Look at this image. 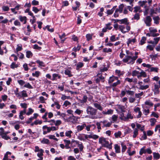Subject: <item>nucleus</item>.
<instances>
[{
  "label": "nucleus",
  "instance_id": "f257e3e1",
  "mask_svg": "<svg viewBox=\"0 0 160 160\" xmlns=\"http://www.w3.org/2000/svg\"><path fill=\"white\" fill-rule=\"evenodd\" d=\"M99 142L102 145V146L104 147L107 148L109 149L112 148V143L109 144V142L107 140V139L103 137L99 138Z\"/></svg>",
  "mask_w": 160,
  "mask_h": 160
},
{
  "label": "nucleus",
  "instance_id": "f03ea898",
  "mask_svg": "<svg viewBox=\"0 0 160 160\" xmlns=\"http://www.w3.org/2000/svg\"><path fill=\"white\" fill-rule=\"evenodd\" d=\"M126 56L125 58L122 59V61L124 63L128 64H133L135 60L138 58V56Z\"/></svg>",
  "mask_w": 160,
  "mask_h": 160
},
{
  "label": "nucleus",
  "instance_id": "7ed1b4c3",
  "mask_svg": "<svg viewBox=\"0 0 160 160\" xmlns=\"http://www.w3.org/2000/svg\"><path fill=\"white\" fill-rule=\"evenodd\" d=\"M86 111L87 114L90 115L91 118H93L97 113V110L91 106H88L87 107Z\"/></svg>",
  "mask_w": 160,
  "mask_h": 160
},
{
  "label": "nucleus",
  "instance_id": "20e7f679",
  "mask_svg": "<svg viewBox=\"0 0 160 160\" xmlns=\"http://www.w3.org/2000/svg\"><path fill=\"white\" fill-rule=\"evenodd\" d=\"M124 6V5L123 4H121L119 6L118 8L116 9L113 15L114 17H118L119 15V13H121L122 12Z\"/></svg>",
  "mask_w": 160,
  "mask_h": 160
},
{
  "label": "nucleus",
  "instance_id": "39448f33",
  "mask_svg": "<svg viewBox=\"0 0 160 160\" xmlns=\"http://www.w3.org/2000/svg\"><path fill=\"white\" fill-rule=\"evenodd\" d=\"M80 117L75 116L72 115L70 117L67 119V121L75 124L78 121V119H80Z\"/></svg>",
  "mask_w": 160,
  "mask_h": 160
},
{
  "label": "nucleus",
  "instance_id": "423d86ee",
  "mask_svg": "<svg viewBox=\"0 0 160 160\" xmlns=\"http://www.w3.org/2000/svg\"><path fill=\"white\" fill-rule=\"evenodd\" d=\"M119 29L122 33H125L130 30V27L128 25H127L125 28L123 25H121L119 26Z\"/></svg>",
  "mask_w": 160,
  "mask_h": 160
},
{
  "label": "nucleus",
  "instance_id": "0eeeda50",
  "mask_svg": "<svg viewBox=\"0 0 160 160\" xmlns=\"http://www.w3.org/2000/svg\"><path fill=\"white\" fill-rule=\"evenodd\" d=\"M152 21V18L150 16H147L144 19V22L146 26L148 27L150 26L151 25V22Z\"/></svg>",
  "mask_w": 160,
  "mask_h": 160
},
{
  "label": "nucleus",
  "instance_id": "6e6552de",
  "mask_svg": "<svg viewBox=\"0 0 160 160\" xmlns=\"http://www.w3.org/2000/svg\"><path fill=\"white\" fill-rule=\"evenodd\" d=\"M154 86L152 88V90L154 92V94H158L159 92V89L160 86L156 83H154Z\"/></svg>",
  "mask_w": 160,
  "mask_h": 160
},
{
  "label": "nucleus",
  "instance_id": "1a4fd4ad",
  "mask_svg": "<svg viewBox=\"0 0 160 160\" xmlns=\"http://www.w3.org/2000/svg\"><path fill=\"white\" fill-rule=\"evenodd\" d=\"M101 123L102 124V128L109 127L111 125L112 122H108L106 120H104L102 121H101Z\"/></svg>",
  "mask_w": 160,
  "mask_h": 160
},
{
  "label": "nucleus",
  "instance_id": "9d476101",
  "mask_svg": "<svg viewBox=\"0 0 160 160\" xmlns=\"http://www.w3.org/2000/svg\"><path fill=\"white\" fill-rule=\"evenodd\" d=\"M143 82L141 81H139L138 82V84L139 86V89L140 90H145L149 87V85H142Z\"/></svg>",
  "mask_w": 160,
  "mask_h": 160
},
{
  "label": "nucleus",
  "instance_id": "9b49d317",
  "mask_svg": "<svg viewBox=\"0 0 160 160\" xmlns=\"http://www.w3.org/2000/svg\"><path fill=\"white\" fill-rule=\"evenodd\" d=\"M48 122H52V123H50V125H53L54 124L56 126H58L62 123V122L60 120H58L55 121L54 119L50 120L48 121Z\"/></svg>",
  "mask_w": 160,
  "mask_h": 160
},
{
  "label": "nucleus",
  "instance_id": "f8f14e48",
  "mask_svg": "<svg viewBox=\"0 0 160 160\" xmlns=\"http://www.w3.org/2000/svg\"><path fill=\"white\" fill-rule=\"evenodd\" d=\"M61 76L57 73H53L52 74V78L51 80L52 81H57L58 79H60Z\"/></svg>",
  "mask_w": 160,
  "mask_h": 160
},
{
  "label": "nucleus",
  "instance_id": "ddd939ff",
  "mask_svg": "<svg viewBox=\"0 0 160 160\" xmlns=\"http://www.w3.org/2000/svg\"><path fill=\"white\" fill-rule=\"evenodd\" d=\"M74 142H75L76 144H78V147L79 148L80 151H82L84 148V146L82 142H80L79 141H74Z\"/></svg>",
  "mask_w": 160,
  "mask_h": 160
},
{
  "label": "nucleus",
  "instance_id": "4468645a",
  "mask_svg": "<svg viewBox=\"0 0 160 160\" xmlns=\"http://www.w3.org/2000/svg\"><path fill=\"white\" fill-rule=\"evenodd\" d=\"M143 108V113L145 115H147L149 113V108L146 105H143L142 107Z\"/></svg>",
  "mask_w": 160,
  "mask_h": 160
},
{
  "label": "nucleus",
  "instance_id": "2eb2a0df",
  "mask_svg": "<svg viewBox=\"0 0 160 160\" xmlns=\"http://www.w3.org/2000/svg\"><path fill=\"white\" fill-rule=\"evenodd\" d=\"M118 78L117 77L112 76L109 78L108 80V83L110 85L114 81L118 80Z\"/></svg>",
  "mask_w": 160,
  "mask_h": 160
},
{
  "label": "nucleus",
  "instance_id": "dca6fc26",
  "mask_svg": "<svg viewBox=\"0 0 160 160\" xmlns=\"http://www.w3.org/2000/svg\"><path fill=\"white\" fill-rule=\"evenodd\" d=\"M118 22L120 24H124L127 25H128L129 24V22H128V19L127 18H125L121 20H118Z\"/></svg>",
  "mask_w": 160,
  "mask_h": 160
},
{
  "label": "nucleus",
  "instance_id": "f3484780",
  "mask_svg": "<svg viewBox=\"0 0 160 160\" xmlns=\"http://www.w3.org/2000/svg\"><path fill=\"white\" fill-rule=\"evenodd\" d=\"M63 141L65 144V148L66 149H68L70 148L69 145L71 144L70 140L64 139Z\"/></svg>",
  "mask_w": 160,
  "mask_h": 160
},
{
  "label": "nucleus",
  "instance_id": "a211bd4d",
  "mask_svg": "<svg viewBox=\"0 0 160 160\" xmlns=\"http://www.w3.org/2000/svg\"><path fill=\"white\" fill-rule=\"evenodd\" d=\"M86 127V125L84 123L82 125H79L77 127V130L78 132L81 131Z\"/></svg>",
  "mask_w": 160,
  "mask_h": 160
},
{
  "label": "nucleus",
  "instance_id": "6ab92c4d",
  "mask_svg": "<svg viewBox=\"0 0 160 160\" xmlns=\"http://www.w3.org/2000/svg\"><path fill=\"white\" fill-rule=\"evenodd\" d=\"M113 110L110 109L108 110L107 111H102V113L104 115H111L113 114Z\"/></svg>",
  "mask_w": 160,
  "mask_h": 160
},
{
  "label": "nucleus",
  "instance_id": "aec40b11",
  "mask_svg": "<svg viewBox=\"0 0 160 160\" xmlns=\"http://www.w3.org/2000/svg\"><path fill=\"white\" fill-rule=\"evenodd\" d=\"M116 7V6H114L111 9L108 10L107 13V14L108 15L112 14L115 9Z\"/></svg>",
  "mask_w": 160,
  "mask_h": 160
},
{
  "label": "nucleus",
  "instance_id": "412c9836",
  "mask_svg": "<svg viewBox=\"0 0 160 160\" xmlns=\"http://www.w3.org/2000/svg\"><path fill=\"white\" fill-rule=\"evenodd\" d=\"M93 105L95 108L99 110L102 111V108L100 104L95 103H93Z\"/></svg>",
  "mask_w": 160,
  "mask_h": 160
},
{
  "label": "nucleus",
  "instance_id": "4be33fe9",
  "mask_svg": "<svg viewBox=\"0 0 160 160\" xmlns=\"http://www.w3.org/2000/svg\"><path fill=\"white\" fill-rule=\"evenodd\" d=\"M44 152V151L42 149H41V150L37 154V156L41 158V159H43V158L42 156L43 155V153Z\"/></svg>",
  "mask_w": 160,
  "mask_h": 160
},
{
  "label": "nucleus",
  "instance_id": "5701e85b",
  "mask_svg": "<svg viewBox=\"0 0 160 160\" xmlns=\"http://www.w3.org/2000/svg\"><path fill=\"white\" fill-rule=\"evenodd\" d=\"M114 148L116 153H119L120 152L121 150L120 147L118 144L115 145Z\"/></svg>",
  "mask_w": 160,
  "mask_h": 160
},
{
  "label": "nucleus",
  "instance_id": "b1692460",
  "mask_svg": "<svg viewBox=\"0 0 160 160\" xmlns=\"http://www.w3.org/2000/svg\"><path fill=\"white\" fill-rule=\"evenodd\" d=\"M76 65L77 66L76 69L78 70L83 66V63L82 62H80L77 63Z\"/></svg>",
  "mask_w": 160,
  "mask_h": 160
},
{
  "label": "nucleus",
  "instance_id": "393cba45",
  "mask_svg": "<svg viewBox=\"0 0 160 160\" xmlns=\"http://www.w3.org/2000/svg\"><path fill=\"white\" fill-rule=\"evenodd\" d=\"M21 94V96L19 98H20L22 97H27V94L26 93V91L25 90H23L22 91L20 92Z\"/></svg>",
  "mask_w": 160,
  "mask_h": 160
},
{
  "label": "nucleus",
  "instance_id": "a878e982",
  "mask_svg": "<svg viewBox=\"0 0 160 160\" xmlns=\"http://www.w3.org/2000/svg\"><path fill=\"white\" fill-rule=\"evenodd\" d=\"M26 56L28 58H29L32 57V53L30 51H27L26 52Z\"/></svg>",
  "mask_w": 160,
  "mask_h": 160
},
{
  "label": "nucleus",
  "instance_id": "bb28decb",
  "mask_svg": "<svg viewBox=\"0 0 160 160\" xmlns=\"http://www.w3.org/2000/svg\"><path fill=\"white\" fill-rule=\"evenodd\" d=\"M153 157L154 159H158L160 158V155L158 153L154 152L153 153Z\"/></svg>",
  "mask_w": 160,
  "mask_h": 160
},
{
  "label": "nucleus",
  "instance_id": "cd10ccee",
  "mask_svg": "<svg viewBox=\"0 0 160 160\" xmlns=\"http://www.w3.org/2000/svg\"><path fill=\"white\" fill-rule=\"evenodd\" d=\"M135 42L136 39L135 38H133L132 39H128V41L127 42V44L128 45V46L129 44L134 43Z\"/></svg>",
  "mask_w": 160,
  "mask_h": 160
},
{
  "label": "nucleus",
  "instance_id": "c85d7f7f",
  "mask_svg": "<svg viewBox=\"0 0 160 160\" xmlns=\"http://www.w3.org/2000/svg\"><path fill=\"white\" fill-rule=\"evenodd\" d=\"M126 118V121H127L129 119H132L133 118V116L132 115L131 112H128L127 114V116H125Z\"/></svg>",
  "mask_w": 160,
  "mask_h": 160
},
{
  "label": "nucleus",
  "instance_id": "c756f323",
  "mask_svg": "<svg viewBox=\"0 0 160 160\" xmlns=\"http://www.w3.org/2000/svg\"><path fill=\"white\" fill-rule=\"evenodd\" d=\"M146 149H145V147H143L142 148H141L139 151V154L141 155L143 154H145L146 153Z\"/></svg>",
  "mask_w": 160,
  "mask_h": 160
},
{
  "label": "nucleus",
  "instance_id": "7c9ffc66",
  "mask_svg": "<svg viewBox=\"0 0 160 160\" xmlns=\"http://www.w3.org/2000/svg\"><path fill=\"white\" fill-rule=\"evenodd\" d=\"M19 65L16 64L15 62H13L10 65V68L12 69H14L15 68H17L18 67Z\"/></svg>",
  "mask_w": 160,
  "mask_h": 160
},
{
  "label": "nucleus",
  "instance_id": "2f4dec72",
  "mask_svg": "<svg viewBox=\"0 0 160 160\" xmlns=\"http://www.w3.org/2000/svg\"><path fill=\"white\" fill-rule=\"evenodd\" d=\"M65 75H68L69 77H71L72 76L71 73V71L68 69L65 70Z\"/></svg>",
  "mask_w": 160,
  "mask_h": 160
},
{
  "label": "nucleus",
  "instance_id": "473e14b6",
  "mask_svg": "<svg viewBox=\"0 0 160 160\" xmlns=\"http://www.w3.org/2000/svg\"><path fill=\"white\" fill-rule=\"evenodd\" d=\"M149 121L151 122V125L153 126L155 124L156 122V120L154 118H151L149 120Z\"/></svg>",
  "mask_w": 160,
  "mask_h": 160
},
{
  "label": "nucleus",
  "instance_id": "72a5a7b5",
  "mask_svg": "<svg viewBox=\"0 0 160 160\" xmlns=\"http://www.w3.org/2000/svg\"><path fill=\"white\" fill-rule=\"evenodd\" d=\"M88 97L86 95H84L83 97L82 100H80V102L81 103H83L87 102Z\"/></svg>",
  "mask_w": 160,
  "mask_h": 160
},
{
  "label": "nucleus",
  "instance_id": "f704fd0d",
  "mask_svg": "<svg viewBox=\"0 0 160 160\" xmlns=\"http://www.w3.org/2000/svg\"><path fill=\"white\" fill-rule=\"evenodd\" d=\"M121 145L122 147V153H123L126 151L127 149V147L126 145L123 142H122L121 143Z\"/></svg>",
  "mask_w": 160,
  "mask_h": 160
},
{
  "label": "nucleus",
  "instance_id": "c9c22d12",
  "mask_svg": "<svg viewBox=\"0 0 160 160\" xmlns=\"http://www.w3.org/2000/svg\"><path fill=\"white\" fill-rule=\"evenodd\" d=\"M147 2V1H140L138 2V3L140 5V7H142L143 6L145 5Z\"/></svg>",
  "mask_w": 160,
  "mask_h": 160
},
{
  "label": "nucleus",
  "instance_id": "e433bc0d",
  "mask_svg": "<svg viewBox=\"0 0 160 160\" xmlns=\"http://www.w3.org/2000/svg\"><path fill=\"white\" fill-rule=\"evenodd\" d=\"M18 88H17L14 91V94L18 98L21 96V94L20 93H18Z\"/></svg>",
  "mask_w": 160,
  "mask_h": 160
},
{
  "label": "nucleus",
  "instance_id": "4c0bfd02",
  "mask_svg": "<svg viewBox=\"0 0 160 160\" xmlns=\"http://www.w3.org/2000/svg\"><path fill=\"white\" fill-rule=\"evenodd\" d=\"M140 19V15L139 13H136L132 19L138 20Z\"/></svg>",
  "mask_w": 160,
  "mask_h": 160
},
{
  "label": "nucleus",
  "instance_id": "58836bf2",
  "mask_svg": "<svg viewBox=\"0 0 160 160\" xmlns=\"http://www.w3.org/2000/svg\"><path fill=\"white\" fill-rule=\"evenodd\" d=\"M72 133L71 130L67 131L65 132V135L67 137H68L69 138L71 137V134Z\"/></svg>",
  "mask_w": 160,
  "mask_h": 160
},
{
  "label": "nucleus",
  "instance_id": "ea45409f",
  "mask_svg": "<svg viewBox=\"0 0 160 160\" xmlns=\"http://www.w3.org/2000/svg\"><path fill=\"white\" fill-rule=\"evenodd\" d=\"M138 134V130L136 128H135L134 129L133 132V137L134 138H135Z\"/></svg>",
  "mask_w": 160,
  "mask_h": 160
},
{
  "label": "nucleus",
  "instance_id": "a19ab883",
  "mask_svg": "<svg viewBox=\"0 0 160 160\" xmlns=\"http://www.w3.org/2000/svg\"><path fill=\"white\" fill-rule=\"evenodd\" d=\"M145 104L146 106V105H147L150 107L152 106L153 105V103H152V102L150 100H148L146 101L145 102Z\"/></svg>",
  "mask_w": 160,
  "mask_h": 160
},
{
  "label": "nucleus",
  "instance_id": "79ce46f5",
  "mask_svg": "<svg viewBox=\"0 0 160 160\" xmlns=\"http://www.w3.org/2000/svg\"><path fill=\"white\" fill-rule=\"evenodd\" d=\"M120 81L118 80H117V82L113 83L112 84H111L110 85L111 87H115L117 85L120 84Z\"/></svg>",
  "mask_w": 160,
  "mask_h": 160
},
{
  "label": "nucleus",
  "instance_id": "37998d69",
  "mask_svg": "<svg viewBox=\"0 0 160 160\" xmlns=\"http://www.w3.org/2000/svg\"><path fill=\"white\" fill-rule=\"evenodd\" d=\"M146 40V38L145 37H143L142 38L140 44L141 45H142L145 43V42Z\"/></svg>",
  "mask_w": 160,
  "mask_h": 160
},
{
  "label": "nucleus",
  "instance_id": "c03bdc74",
  "mask_svg": "<svg viewBox=\"0 0 160 160\" xmlns=\"http://www.w3.org/2000/svg\"><path fill=\"white\" fill-rule=\"evenodd\" d=\"M140 72H139L136 70L133 71L132 72V75L133 77L137 76L140 74Z\"/></svg>",
  "mask_w": 160,
  "mask_h": 160
},
{
  "label": "nucleus",
  "instance_id": "a18cd8bd",
  "mask_svg": "<svg viewBox=\"0 0 160 160\" xmlns=\"http://www.w3.org/2000/svg\"><path fill=\"white\" fill-rule=\"evenodd\" d=\"M118 118V116L116 115H113L112 117V120L113 121V122L114 123L117 121Z\"/></svg>",
  "mask_w": 160,
  "mask_h": 160
},
{
  "label": "nucleus",
  "instance_id": "49530a36",
  "mask_svg": "<svg viewBox=\"0 0 160 160\" xmlns=\"http://www.w3.org/2000/svg\"><path fill=\"white\" fill-rule=\"evenodd\" d=\"M160 19L158 16L155 17L153 18V20L154 21V23L156 24H159V20Z\"/></svg>",
  "mask_w": 160,
  "mask_h": 160
},
{
  "label": "nucleus",
  "instance_id": "de8ad7c7",
  "mask_svg": "<svg viewBox=\"0 0 160 160\" xmlns=\"http://www.w3.org/2000/svg\"><path fill=\"white\" fill-rule=\"evenodd\" d=\"M103 52H104L108 53L109 52H112V50L110 48H105L103 49Z\"/></svg>",
  "mask_w": 160,
  "mask_h": 160
},
{
  "label": "nucleus",
  "instance_id": "09e8293b",
  "mask_svg": "<svg viewBox=\"0 0 160 160\" xmlns=\"http://www.w3.org/2000/svg\"><path fill=\"white\" fill-rule=\"evenodd\" d=\"M17 46V47L16 48V51L15 52H16V53L17 52H18V51H21L22 50V46L21 45L20 46L19 45H18Z\"/></svg>",
  "mask_w": 160,
  "mask_h": 160
},
{
  "label": "nucleus",
  "instance_id": "8fccbe9b",
  "mask_svg": "<svg viewBox=\"0 0 160 160\" xmlns=\"http://www.w3.org/2000/svg\"><path fill=\"white\" fill-rule=\"evenodd\" d=\"M136 127L137 128L140 129L142 131H143L144 129V127L142 126L141 124L137 123L136 124Z\"/></svg>",
  "mask_w": 160,
  "mask_h": 160
},
{
  "label": "nucleus",
  "instance_id": "3c124183",
  "mask_svg": "<svg viewBox=\"0 0 160 160\" xmlns=\"http://www.w3.org/2000/svg\"><path fill=\"white\" fill-rule=\"evenodd\" d=\"M17 56L19 57L20 59H22L24 58V54L21 52H17Z\"/></svg>",
  "mask_w": 160,
  "mask_h": 160
},
{
  "label": "nucleus",
  "instance_id": "603ef678",
  "mask_svg": "<svg viewBox=\"0 0 160 160\" xmlns=\"http://www.w3.org/2000/svg\"><path fill=\"white\" fill-rule=\"evenodd\" d=\"M81 46L79 45H78L77 47H74L72 49V50L74 52H77V51H79V50L80 49Z\"/></svg>",
  "mask_w": 160,
  "mask_h": 160
},
{
  "label": "nucleus",
  "instance_id": "864d4df0",
  "mask_svg": "<svg viewBox=\"0 0 160 160\" xmlns=\"http://www.w3.org/2000/svg\"><path fill=\"white\" fill-rule=\"evenodd\" d=\"M19 19L21 22H22L25 20H27V18L26 17L22 16H20L19 17Z\"/></svg>",
  "mask_w": 160,
  "mask_h": 160
},
{
  "label": "nucleus",
  "instance_id": "5fc2aeb1",
  "mask_svg": "<svg viewBox=\"0 0 160 160\" xmlns=\"http://www.w3.org/2000/svg\"><path fill=\"white\" fill-rule=\"evenodd\" d=\"M40 72L39 71H36L35 73H32V75L34 77H38L40 75Z\"/></svg>",
  "mask_w": 160,
  "mask_h": 160
},
{
  "label": "nucleus",
  "instance_id": "6e6d98bb",
  "mask_svg": "<svg viewBox=\"0 0 160 160\" xmlns=\"http://www.w3.org/2000/svg\"><path fill=\"white\" fill-rule=\"evenodd\" d=\"M99 136L95 134H91L90 138H93L94 139H96L98 138Z\"/></svg>",
  "mask_w": 160,
  "mask_h": 160
},
{
  "label": "nucleus",
  "instance_id": "4d7b16f0",
  "mask_svg": "<svg viewBox=\"0 0 160 160\" xmlns=\"http://www.w3.org/2000/svg\"><path fill=\"white\" fill-rule=\"evenodd\" d=\"M2 10L4 11H8L9 9V7L7 6H3L2 7Z\"/></svg>",
  "mask_w": 160,
  "mask_h": 160
},
{
  "label": "nucleus",
  "instance_id": "13d9d810",
  "mask_svg": "<svg viewBox=\"0 0 160 160\" xmlns=\"http://www.w3.org/2000/svg\"><path fill=\"white\" fill-rule=\"evenodd\" d=\"M158 68L156 67H151L150 68V70L151 72H158Z\"/></svg>",
  "mask_w": 160,
  "mask_h": 160
},
{
  "label": "nucleus",
  "instance_id": "bf43d9fd",
  "mask_svg": "<svg viewBox=\"0 0 160 160\" xmlns=\"http://www.w3.org/2000/svg\"><path fill=\"white\" fill-rule=\"evenodd\" d=\"M78 138L81 141H84L85 138H84V134L80 135L78 137Z\"/></svg>",
  "mask_w": 160,
  "mask_h": 160
},
{
  "label": "nucleus",
  "instance_id": "052dcab7",
  "mask_svg": "<svg viewBox=\"0 0 160 160\" xmlns=\"http://www.w3.org/2000/svg\"><path fill=\"white\" fill-rule=\"evenodd\" d=\"M49 141L48 139L44 138L41 141V142L43 144H48L49 143Z\"/></svg>",
  "mask_w": 160,
  "mask_h": 160
},
{
  "label": "nucleus",
  "instance_id": "680f3d73",
  "mask_svg": "<svg viewBox=\"0 0 160 160\" xmlns=\"http://www.w3.org/2000/svg\"><path fill=\"white\" fill-rule=\"evenodd\" d=\"M48 137L50 139H53L56 141H58V139L55 138L54 135H49L48 136Z\"/></svg>",
  "mask_w": 160,
  "mask_h": 160
},
{
  "label": "nucleus",
  "instance_id": "e2e57ef3",
  "mask_svg": "<svg viewBox=\"0 0 160 160\" xmlns=\"http://www.w3.org/2000/svg\"><path fill=\"white\" fill-rule=\"evenodd\" d=\"M108 68L105 67H101L100 69V72L101 73L107 71L108 70Z\"/></svg>",
  "mask_w": 160,
  "mask_h": 160
},
{
  "label": "nucleus",
  "instance_id": "0e129e2a",
  "mask_svg": "<svg viewBox=\"0 0 160 160\" xmlns=\"http://www.w3.org/2000/svg\"><path fill=\"white\" fill-rule=\"evenodd\" d=\"M97 76L98 77V78L100 80H102V82H103L104 81V78L103 76H102V75L101 73H99L98 74H97Z\"/></svg>",
  "mask_w": 160,
  "mask_h": 160
},
{
  "label": "nucleus",
  "instance_id": "69168bd1",
  "mask_svg": "<svg viewBox=\"0 0 160 160\" xmlns=\"http://www.w3.org/2000/svg\"><path fill=\"white\" fill-rule=\"evenodd\" d=\"M119 118L120 119L122 120L126 121V118H125V116H124V114L123 113H122L120 114Z\"/></svg>",
  "mask_w": 160,
  "mask_h": 160
},
{
  "label": "nucleus",
  "instance_id": "338daca9",
  "mask_svg": "<svg viewBox=\"0 0 160 160\" xmlns=\"http://www.w3.org/2000/svg\"><path fill=\"white\" fill-rule=\"evenodd\" d=\"M24 87L28 88L29 89H32L33 88L32 86L29 83H26L24 85Z\"/></svg>",
  "mask_w": 160,
  "mask_h": 160
},
{
  "label": "nucleus",
  "instance_id": "774afa93",
  "mask_svg": "<svg viewBox=\"0 0 160 160\" xmlns=\"http://www.w3.org/2000/svg\"><path fill=\"white\" fill-rule=\"evenodd\" d=\"M140 7L139 6H136L134 8V10L133 12L137 13L140 9Z\"/></svg>",
  "mask_w": 160,
  "mask_h": 160
}]
</instances>
